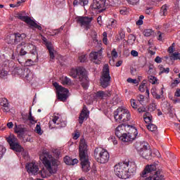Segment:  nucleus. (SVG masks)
I'll list each match as a JSON object with an SVG mask.
<instances>
[{"label": "nucleus", "instance_id": "nucleus-28", "mask_svg": "<svg viewBox=\"0 0 180 180\" xmlns=\"http://www.w3.org/2000/svg\"><path fill=\"white\" fill-rule=\"evenodd\" d=\"M53 86L56 88V92H69L68 89H65L62 86H60V84H58L57 82L53 83Z\"/></svg>", "mask_w": 180, "mask_h": 180}, {"label": "nucleus", "instance_id": "nucleus-14", "mask_svg": "<svg viewBox=\"0 0 180 180\" xmlns=\"http://www.w3.org/2000/svg\"><path fill=\"white\" fill-rule=\"evenodd\" d=\"M86 70L83 67H79L77 69H72L70 72V77L72 78H77L78 77L79 79L85 75Z\"/></svg>", "mask_w": 180, "mask_h": 180}, {"label": "nucleus", "instance_id": "nucleus-10", "mask_svg": "<svg viewBox=\"0 0 180 180\" xmlns=\"http://www.w3.org/2000/svg\"><path fill=\"white\" fill-rule=\"evenodd\" d=\"M94 20V18L88 16H79L77 18V22L82 27H85L86 30L91 29V22Z\"/></svg>", "mask_w": 180, "mask_h": 180}, {"label": "nucleus", "instance_id": "nucleus-6", "mask_svg": "<svg viewBox=\"0 0 180 180\" xmlns=\"http://www.w3.org/2000/svg\"><path fill=\"white\" fill-rule=\"evenodd\" d=\"M110 71L109 70V65L105 64L103 68V73L101 77V86L102 88H108L110 85Z\"/></svg>", "mask_w": 180, "mask_h": 180}, {"label": "nucleus", "instance_id": "nucleus-50", "mask_svg": "<svg viewBox=\"0 0 180 180\" xmlns=\"http://www.w3.org/2000/svg\"><path fill=\"white\" fill-rule=\"evenodd\" d=\"M112 57H114L115 58H117V52L116 51V49H112L111 52Z\"/></svg>", "mask_w": 180, "mask_h": 180}, {"label": "nucleus", "instance_id": "nucleus-56", "mask_svg": "<svg viewBox=\"0 0 180 180\" xmlns=\"http://www.w3.org/2000/svg\"><path fill=\"white\" fill-rule=\"evenodd\" d=\"M155 62L157 63L158 64H160V63H162V59L160 56H157L155 58Z\"/></svg>", "mask_w": 180, "mask_h": 180}, {"label": "nucleus", "instance_id": "nucleus-44", "mask_svg": "<svg viewBox=\"0 0 180 180\" xmlns=\"http://www.w3.org/2000/svg\"><path fill=\"white\" fill-rule=\"evenodd\" d=\"M8 75V71L1 69L0 77L5 78Z\"/></svg>", "mask_w": 180, "mask_h": 180}, {"label": "nucleus", "instance_id": "nucleus-35", "mask_svg": "<svg viewBox=\"0 0 180 180\" xmlns=\"http://www.w3.org/2000/svg\"><path fill=\"white\" fill-rule=\"evenodd\" d=\"M153 117H150V112H146L143 115V119L146 123H151Z\"/></svg>", "mask_w": 180, "mask_h": 180}, {"label": "nucleus", "instance_id": "nucleus-20", "mask_svg": "<svg viewBox=\"0 0 180 180\" xmlns=\"http://www.w3.org/2000/svg\"><path fill=\"white\" fill-rule=\"evenodd\" d=\"M79 81L81 83L82 86L84 88V89H88V86H89V80H88V76H86V72L84 73V76H82L80 77Z\"/></svg>", "mask_w": 180, "mask_h": 180}, {"label": "nucleus", "instance_id": "nucleus-25", "mask_svg": "<svg viewBox=\"0 0 180 180\" xmlns=\"http://www.w3.org/2000/svg\"><path fill=\"white\" fill-rule=\"evenodd\" d=\"M112 94L110 91H98L96 94V98H99L100 99H103L105 98L110 97Z\"/></svg>", "mask_w": 180, "mask_h": 180}, {"label": "nucleus", "instance_id": "nucleus-64", "mask_svg": "<svg viewBox=\"0 0 180 180\" xmlns=\"http://www.w3.org/2000/svg\"><path fill=\"white\" fill-rule=\"evenodd\" d=\"M75 164H78V160L77 159H72L71 165H75Z\"/></svg>", "mask_w": 180, "mask_h": 180}, {"label": "nucleus", "instance_id": "nucleus-32", "mask_svg": "<svg viewBox=\"0 0 180 180\" xmlns=\"http://www.w3.org/2000/svg\"><path fill=\"white\" fill-rule=\"evenodd\" d=\"M170 60H180V53L178 52H174L170 56Z\"/></svg>", "mask_w": 180, "mask_h": 180}, {"label": "nucleus", "instance_id": "nucleus-33", "mask_svg": "<svg viewBox=\"0 0 180 180\" xmlns=\"http://www.w3.org/2000/svg\"><path fill=\"white\" fill-rule=\"evenodd\" d=\"M148 130H150V131H153L155 133L157 131V125L154 124H149L146 126Z\"/></svg>", "mask_w": 180, "mask_h": 180}, {"label": "nucleus", "instance_id": "nucleus-34", "mask_svg": "<svg viewBox=\"0 0 180 180\" xmlns=\"http://www.w3.org/2000/svg\"><path fill=\"white\" fill-rule=\"evenodd\" d=\"M119 36H120V38H119V37H116L117 41H120V40H123V39H124V37H126L124 31H123V30H120Z\"/></svg>", "mask_w": 180, "mask_h": 180}, {"label": "nucleus", "instance_id": "nucleus-7", "mask_svg": "<svg viewBox=\"0 0 180 180\" xmlns=\"http://www.w3.org/2000/svg\"><path fill=\"white\" fill-rule=\"evenodd\" d=\"M20 47L22 48L20 51V56H26L27 53V51H30V53H31V54L33 56H36V54H37L36 46L32 44H26L25 42H22L17 46V49H20Z\"/></svg>", "mask_w": 180, "mask_h": 180}, {"label": "nucleus", "instance_id": "nucleus-21", "mask_svg": "<svg viewBox=\"0 0 180 180\" xmlns=\"http://www.w3.org/2000/svg\"><path fill=\"white\" fill-rule=\"evenodd\" d=\"M153 176L149 175L148 177L150 180H165L164 175H162L160 172L155 170L153 172Z\"/></svg>", "mask_w": 180, "mask_h": 180}, {"label": "nucleus", "instance_id": "nucleus-26", "mask_svg": "<svg viewBox=\"0 0 180 180\" xmlns=\"http://www.w3.org/2000/svg\"><path fill=\"white\" fill-rule=\"evenodd\" d=\"M56 94L59 101H61L62 102H65V101H67V98H68L67 94H68V92L65 93V91H56Z\"/></svg>", "mask_w": 180, "mask_h": 180}, {"label": "nucleus", "instance_id": "nucleus-27", "mask_svg": "<svg viewBox=\"0 0 180 180\" xmlns=\"http://www.w3.org/2000/svg\"><path fill=\"white\" fill-rule=\"evenodd\" d=\"M25 131H26V128L21 127V125L15 126V132L17 133L20 137H22L23 134H25Z\"/></svg>", "mask_w": 180, "mask_h": 180}, {"label": "nucleus", "instance_id": "nucleus-2", "mask_svg": "<svg viewBox=\"0 0 180 180\" xmlns=\"http://www.w3.org/2000/svg\"><path fill=\"white\" fill-rule=\"evenodd\" d=\"M79 155L81 161L82 169L84 172L91 170V163L88 158V149L85 139H81L79 146Z\"/></svg>", "mask_w": 180, "mask_h": 180}, {"label": "nucleus", "instance_id": "nucleus-57", "mask_svg": "<svg viewBox=\"0 0 180 180\" xmlns=\"http://www.w3.org/2000/svg\"><path fill=\"white\" fill-rule=\"evenodd\" d=\"M131 56H133V57H137L139 56V52L136 51L132 50L131 51Z\"/></svg>", "mask_w": 180, "mask_h": 180}, {"label": "nucleus", "instance_id": "nucleus-52", "mask_svg": "<svg viewBox=\"0 0 180 180\" xmlns=\"http://www.w3.org/2000/svg\"><path fill=\"white\" fill-rule=\"evenodd\" d=\"M175 44H172V46H170L169 47V49H168V53H169L170 54H172L173 53H174V45Z\"/></svg>", "mask_w": 180, "mask_h": 180}, {"label": "nucleus", "instance_id": "nucleus-23", "mask_svg": "<svg viewBox=\"0 0 180 180\" xmlns=\"http://www.w3.org/2000/svg\"><path fill=\"white\" fill-rule=\"evenodd\" d=\"M11 37L14 39V41H12L13 44H18V43H20L26 37V35L25 34H20L19 33L15 34V35H13Z\"/></svg>", "mask_w": 180, "mask_h": 180}, {"label": "nucleus", "instance_id": "nucleus-12", "mask_svg": "<svg viewBox=\"0 0 180 180\" xmlns=\"http://www.w3.org/2000/svg\"><path fill=\"white\" fill-rule=\"evenodd\" d=\"M18 19H20L22 22H25V23L30 25L31 27H34V29H38V30H41L42 29L41 26L39 25L29 16L23 15L22 13H20L18 14Z\"/></svg>", "mask_w": 180, "mask_h": 180}, {"label": "nucleus", "instance_id": "nucleus-9", "mask_svg": "<svg viewBox=\"0 0 180 180\" xmlns=\"http://www.w3.org/2000/svg\"><path fill=\"white\" fill-rule=\"evenodd\" d=\"M139 154L145 160H151L153 158V150L147 143H142Z\"/></svg>", "mask_w": 180, "mask_h": 180}, {"label": "nucleus", "instance_id": "nucleus-36", "mask_svg": "<svg viewBox=\"0 0 180 180\" xmlns=\"http://www.w3.org/2000/svg\"><path fill=\"white\" fill-rule=\"evenodd\" d=\"M153 30L151 29H146L143 31V35L146 37H150V36H151V34H153Z\"/></svg>", "mask_w": 180, "mask_h": 180}, {"label": "nucleus", "instance_id": "nucleus-48", "mask_svg": "<svg viewBox=\"0 0 180 180\" xmlns=\"http://www.w3.org/2000/svg\"><path fill=\"white\" fill-rule=\"evenodd\" d=\"M35 130L37 134H41V127H40V124H37Z\"/></svg>", "mask_w": 180, "mask_h": 180}, {"label": "nucleus", "instance_id": "nucleus-1", "mask_svg": "<svg viewBox=\"0 0 180 180\" xmlns=\"http://www.w3.org/2000/svg\"><path fill=\"white\" fill-rule=\"evenodd\" d=\"M138 134L137 129L133 125L122 124L115 129V135L124 143H131Z\"/></svg>", "mask_w": 180, "mask_h": 180}, {"label": "nucleus", "instance_id": "nucleus-63", "mask_svg": "<svg viewBox=\"0 0 180 180\" xmlns=\"http://www.w3.org/2000/svg\"><path fill=\"white\" fill-rule=\"evenodd\" d=\"M157 89H155V88H153L151 90H150V92L153 95V96H154L156 94H157Z\"/></svg>", "mask_w": 180, "mask_h": 180}, {"label": "nucleus", "instance_id": "nucleus-30", "mask_svg": "<svg viewBox=\"0 0 180 180\" xmlns=\"http://www.w3.org/2000/svg\"><path fill=\"white\" fill-rule=\"evenodd\" d=\"M88 0H74L73 1V6H78V5H80L81 6H85L88 4Z\"/></svg>", "mask_w": 180, "mask_h": 180}, {"label": "nucleus", "instance_id": "nucleus-8", "mask_svg": "<svg viewBox=\"0 0 180 180\" xmlns=\"http://www.w3.org/2000/svg\"><path fill=\"white\" fill-rule=\"evenodd\" d=\"M6 140L13 151H16V153H22L23 151V148L18 143V138L14 136L13 134H11L6 137Z\"/></svg>", "mask_w": 180, "mask_h": 180}, {"label": "nucleus", "instance_id": "nucleus-22", "mask_svg": "<svg viewBox=\"0 0 180 180\" xmlns=\"http://www.w3.org/2000/svg\"><path fill=\"white\" fill-rule=\"evenodd\" d=\"M52 122L54 124L59 125V127H65L67 126V122L65 121L60 122V117L57 115L52 117Z\"/></svg>", "mask_w": 180, "mask_h": 180}, {"label": "nucleus", "instance_id": "nucleus-4", "mask_svg": "<svg viewBox=\"0 0 180 180\" xmlns=\"http://www.w3.org/2000/svg\"><path fill=\"white\" fill-rule=\"evenodd\" d=\"M114 118L117 123H127L131 119V115L129 110L120 107L114 111Z\"/></svg>", "mask_w": 180, "mask_h": 180}, {"label": "nucleus", "instance_id": "nucleus-62", "mask_svg": "<svg viewBox=\"0 0 180 180\" xmlns=\"http://www.w3.org/2000/svg\"><path fill=\"white\" fill-rule=\"evenodd\" d=\"M74 140H78L79 139V133H75L73 136Z\"/></svg>", "mask_w": 180, "mask_h": 180}, {"label": "nucleus", "instance_id": "nucleus-41", "mask_svg": "<svg viewBox=\"0 0 180 180\" xmlns=\"http://www.w3.org/2000/svg\"><path fill=\"white\" fill-rule=\"evenodd\" d=\"M148 80H149V82L150 84H153V85L157 84V81H158L157 79V77H154V76H149L148 77Z\"/></svg>", "mask_w": 180, "mask_h": 180}, {"label": "nucleus", "instance_id": "nucleus-61", "mask_svg": "<svg viewBox=\"0 0 180 180\" xmlns=\"http://www.w3.org/2000/svg\"><path fill=\"white\" fill-rule=\"evenodd\" d=\"M174 96L179 98L180 96V89H177L174 93Z\"/></svg>", "mask_w": 180, "mask_h": 180}, {"label": "nucleus", "instance_id": "nucleus-51", "mask_svg": "<svg viewBox=\"0 0 180 180\" xmlns=\"http://www.w3.org/2000/svg\"><path fill=\"white\" fill-rule=\"evenodd\" d=\"M109 140H110L115 146H116V144H117V141L116 140V138L115 136H110L109 138Z\"/></svg>", "mask_w": 180, "mask_h": 180}, {"label": "nucleus", "instance_id": "nucleus-55", "mask_svg": "<svg viewBox=\"0 0 180 180\" xmlns=\"http://www.w3.org/2000/svg\"><path fill=\"white\" fill-rule=\"evenodd\" d=\"M146 108L144 106L140 107L139 108H138L139 113H143V112H146Z\"/></svg>", "mask_w": 180, "mask_h": 180}, {"label": "nucleus", "instance_id": "nucleus-42", "mask_svg": "<svg viewBox=\"0 0 180 180\" xmlns=\"http://www.w3.org/2000/svg\"><path fill=\"white\" fill-rule=\"evenodd\" d=\"M72 159L68 156H66L64 158V162L67 165H71L72 164Z\"/></svg>", "mask_w": 180, "mask_h": 180}, {"label": "nucleus", "instance_id": "nucleus-47", "mask_svg": "<svg viewBox=\"0 0 180 180\" xmlns=\"http://www.w3.org/2000/svg\"><path fill=\"white\" fill-rule=\"evenodd\" d=\"M79 60L80 63H85L86 61V55H82L79 57Z\"/></svg>", "mask_w": 180, "mask_h": 180}, {"label": "nucleus", "instance_id": "nucleus-59", "mask_svg": "<svg viewBox=\"0 0 180 180\" xmlns=\"http://www.w3.org/2000/svg\"><path fill=\"white\" fill-rule=\"evenodd\" d=\"M131 106L134 109H137V104L134 102V100H131Z\"/></svg>", "mask_w": 180, "mask_h": 180}, {"label": "nucleus", "instance_id": "nucleus-11", "mask_svg": "<svg viewBox=\"0 0 180 180\" xmlns=\"http://www.w3.org/2000/svg\"><path fill=\"white\" fill-rule=\"evenodd\" d=\"M52 158L49 152H43V154L39 156L40 160L50 173L53 172V168L51 167V162L49 160Z\"/></svg>", "mask_w": 180, "mask_h": 180}, {"label": "nucleus", "instance_id": "nucleus-45", "mask_svg": "<svg viewBox=\"0 0 180 180\" xmlns=\"http://www.w3.org/2000/svg\"><path fill=\"white\" fill-rule=\"evenodd\" d=\"M146 89H147V86H146V83H142L139 86V91H140V92H144L146 91Z\"/></svg>", "mask_w": 180, "mask_h": 180}, {"label": "nucleus", "instance_id": "nucleus-38", "mask_svg": "<svg viewBox=\"0 0 180 180\" xmlns=\"http://www.w3.org/2000/svg\"><path fill=\"white\" fill-rule=\"evenodd\" d=\"M28 120H30V123H31V124H36V123H37V121H36L34 120V117H33V115H32V111L30 112Z\"/></svg>", "mask_w": 180, "mask_h": 180}, {"label": "nucleus", "instance_id": "nucleus-49", "mask_svg": "<svg viewBox=\"0 0 180 180\" xmlns=\"http://www.w3.org/2000/svg\"><path fill=\"white\" fill-rule=\"evenodd\" d=\"M34 63V62H33V60L28 59L25 62V65H27V67H30V66L33 65Z\"/></svg>", "mask_w": 180, "mask_h": 180}, {"label": "nucleus", "instance_id": "nucleus-37", "mask_svg": "<svg viewBox=\"0 0 180 180\" xmlns=\"http://www.w3.org/2000/svg\"><path fill=\"white\" fill-rule=\"evenodd\" d=\"M6 153V148L4 146L0 145V160L4 158V154Z\"/></svg>", "mask_w": 180, "mask_h": 180}, {"label": "nucleus", "instance_id": "nucleus-19", "mask_svg": "<svg viewBox=\"0 0 180 180\" xmlns=\"http://www.w3.org/2000/svg\"><path fill=\"white\" fill-rule=\"evenodd\" d=\"M106 0H93V4L91 5V9H102L105 8Z\"/></svg>", "mask_w": 180, "mask_h": 180}, {"label": "nucleus", "instance_id": "nucleus-40", "mask_svg": "<svg viewBox=\"0 0 180 180\" xmlns=\"http://www.w3.org/2000/svg\"><path fill=\"white\" fill-rule=\"evenodd\" d=\"M63 85H70L71 79L67 77L62 79Z\"/></svg>", "mask_w": 180, "mask_h": 180}, {"label": "nucleus", "instance_id": "nucleus-18", "mask_svg": "<svg viewBox=\"0 0 180 180\" xmlns=\"http://www.w3.org/2000/svg\"><path fill=\"white\" fill-rule=\"evenodd\" d=\"M88 117H89V110H88V108L84 106L79 117V124H82V123H84V120H85V119H88Z\"/></svg>", "mask_w": 180, "mask_h": 180}, {"label": "nucleus", "instance_id": "nucleus-13", "mask_svg": "<svg viewBox=\"0 0 180 180\" xmlns=\"http://www.w3.org/2000/svg\"><path fill=\"white\" fill-rule=\"evenodd\" d=\"M155 171H157V164L148 165L141 173V176L142 178H146V176H148V174L153 175Z\"/></svg>", "mask_w": 180, "mask_h": 180}, {"label": "nucleus", "instance_id": "nucleus-58", "mask_svg": "<svg viewBox=\"0 0 180 180\" xmlns=\"http://www.w3.org/2000/svg\"><path fill=\"white\" fill-rule=\"evenodd\" d=\"M129 40H132L133 41H136V36H134L133 34H131L129 35Z\"/></svg>", "mask_w": 180, "mask_h": 180}, {"label": "nucleus", "instance_id": "nucleus-39", "mask_svg": "<svg viewBox=\"0 0 180 180\" xmlns=\"http://www.w3.org/2000/svg\"><path fill=\"white\" fill-rule=\"evenodd\" d=\"M160 13L161 16H165L167 15V6L166 5L163 6L161 8Z\"/></svg>", "mask_w": 180, "mask_h": 180}, {"label": "nucleus", "instance_id": "nucleus-16", "mask_svg": "<svg viewBox=\"0 0 180 180\" xmlns=\"http://www.w3.org/2000/svg\"><path fill=\"white\" fill-rule=\"evenodd\" d=\"M42 40L49 51V56H50L51 60H54V58H56V56H54V49H53L51 42L47 41V38H46V37H43Z\"/></svg>", "mask_w": 180, "mask_h": 180}, {"label": "nucleus", "instance_id": "nucleus-5", "mask_svg": "<svg viewBox=\"0 0 180 180\" xmlns=\"http://www.w3.org/2000/svg\"><path fill=\"white\" fill-rule=\"evenodd\" d=\"M94 157L97 162L100 164H106L110 158L109 152L105 149L96 148L94 150Z\"/></svg>", "mask_w": 180, "mask_h": 180}, {"label": "nucleus", "instance_id": "nucleus-31", "mask_svg": "<svg viewBox=\"0 0 180 180\" xmlns=\"http://www.w3.org/2000/svg\"><path fill=\"white\" fill-rule=\"evenodd\" d=\"M158 68L160 70V75H161V74H168L169 72V68H164V66H162V65H160L158 66Z\"/></svg>", "mask_w": 180, "mask_h": 180}, {"label": "nucleus", "instance_id": "nucleus-17", "mask_svg": "<svg viewBox=\"0 0 180 180\" xmlns=\"http://www.w3.org/2000/svg\"><path fill=\"white\" fill-rule=\"evenodd\" d=\"M26 169L29 174L36 175V174L39 172V166H37L34 162H31L26 165Z\"/></svg>", "mask_w": 180, "mask_h": 180}, {"label": "nucleus", "instance_id": "nucleus-3", "mask_svg": "<svg viewBox=\"0 0 180 180\" xmlns=\"http://www.w3.org/2000/svg\"><path fill=\"white\" fill-rule=\"evenodd\" d=\"M129 161L120 162L117 165H115L114 167V172L116 176H118L120 179H127L130 178V175L129 174Z\"/></svg>", "mask_w": 180, "mask_h": 180}, {"label": "nucleus", "instance_id": "nucleus-46", "mask_svg": "<svg viewBox=\"0 0 180 180\" xmlns=\"http://www.w3.org/2000/svg\"><path fill=\"white\" fill-rule=\"evenodd\" d=\"M180 81H178L177 79L174 80V82L171 84L170 86L171 88H175L178 86V84H179Z\"/></svg>", "mask_w": 180, "mask_h": 180}, {"label": "nucleus", "instance_id": "nucleus-54", "mask_svg": "<svg viewBox=\"0 0 180 180\" xmlns=\"http://www.w3.org/2000/svg\"><path fill=\"white\" fill-rule=\"evenodd\" d=\"M127 82H129L130 84H137V79L128 78L127 79Z\"/></svg>", "mask_w": 180, "mask_h": 180}, {"label": "nucleus", "instance_id": "nucleus-29", "mask_svg": "<svg viewBox=\"0 0 180 180\" xmlns=\"http://www.w3.org/2000/svg\"><path fill=\"white\" fill-rule=\"evenodd\" d=\"M23 71H24V68H15L13 69L12 73L13 75H19L20 77L23 76Z\"/></svg>", "mask_w": 180, "mask_h": 180}, {"label": "nucleus", "instance_id": "nucleus-43", "mask_svg": "<svg viewBox=\"0 0 180 180\" xmlns=\"http://www.w3.org/2000/svg\"><path fill=\"white\" fill-rule=\"evenodd\" d=\"M9 103H6L3 104V107L1 108L3 112H9Z\"/></svg>", "mask_w": 180, "mask_h": 180}, {"label": "nucleus", "instance_id": "nucleus-53", "mask_svg": "<svg viewBox=\"0 0 180 180\" xmlns=\"http://www.w3.org/2000/svg\"><path fill=\"white\" fill-rule=\"evenodd\" d=\"M53 153L56 158H59L60 155H61V152L59 150H55Z\"/></svg>", "mask_w": 180, "mask_h": 180}, {"label": "nucleus", "instance_id": "nucleus-24", "mask_svg": "<svg viewBox=\"0 0 180 180\" xmlns=\"http://www.w3.org/2000/svg\"><path fill=\"white\" fill-rule=\"evenodd\" d=\"M22 78H26L27 81H30L33 78V73L30 71V69L27 68H24V70L22 72Z\"/></svg>", "mask_w": 180, "mask_h": 180}, {"label": "nucleus", "instance_id": "nucleus-60", "mask_svg": "<svg viewBox=\"0 0 180 180\" xmlns=\"http://www.w3.org/2000/svg\"><path fill=\"white\" fill-rule=\"evenodd\" d=\"M139 99L138 101L139 102H144V96L143 95H141L140 94L139 96H138Z\"/></svg>", "mask_w": 180, "mask_h": 180}, {"label": "nucleus", "instance_id": "nucleus-15", "mask_svg": "<svg viewBox=\"0 0 180 180\" xmlns=\"http://www.w3.org/2000/svg\"><path fill=\"white\" fill-rule=\"evenodd\" d=\"M102 51L100 49L98 51H94L90 53V59L94 63V64H101V60H102Z\"/></svg>", "mask_w": 180, "mask_h": 180}]
</instances>
